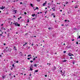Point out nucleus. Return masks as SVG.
Instances as JSON below:
<instances>
[{
    "label": "nucleus",
    "instance_id": "obj_1",
    "mask_svg": "<svg viewBox=\"0 0 80 80\" xmlns=\"http://www.w3.org/2000/svg\"><path fill=\"white\" fill-rule=\"evenodd\" d=\"M60 72H61V75L62 76H64V77H65L66 76V73H65V71L64 70L63 71H62V70H61L60 71Z\"/></svg>",
    "mask_w": 80,
    "mask_h": 80
},
{
    "label": "nucleus",
    "instance_id": "obj_2",
    "mask_svg": "<svg viewBox=\"0 0 80 80\" xmlns=\"http://www.w3.org/2000/svg\"><path fill=\"white\" fill-rule=\"evenodd\" d=\"M13 24L14 25V26L15 27H20V24H18V22H14L13 23Z\"/></svg>",
    "mask_w": 80,
    "mask_h": 80
},
{
    "label": "nucleus",
    "instance_id": "obj_3",
    "mask_svg": "<svg viewBox=\"0 0 80 80\" xmlns=\"http://www.w3.org/2000/svg\"><path fill=\"white\" fill-rule=\"evenodd\" d=\"M68 55L70 56V57H71V56H73V55L71 53H68Z\"/></svg>",
    "mask_w": 80,
    "mask_h": 80
},
{
    "label": "nucleus",
    "instance_id": "obj_4",
    "mask_svg": "<svg viewBox=\"0 0 80 80\" xmlns=\"http://www.w3.org/2000/svg\"><path fill=\"white\" fill-rule=\"evenodd\" d=\"M47 3V1H46L45 2H44V3L42 4V6H45V5H46V4Z\"/></svg>",
    "mask_w": 80,
    "mask_h": 80
},
{
    "label": "nucleus",
    "instance_id": "obj_5",
    "mask_svg": "<svg viewBox=\"0 0 80 80\" xmlns=\"http://www.w3.org/2000/svg\"><path fill=\"white\" fill-rule=\"evenodd\" d=\"M38 10V7H36V8L34 10Z\"/></svg>",
    "mask_w": 80,
    "mask_h": 80
},
{
    "label": "nucleus",
    "instance_id": "obj_6",
    "mask_svg": "<svg viewBox=\"0 0 80 80\" xmlns=\"http://www.w3.org/2000/svg\"><path fill=\"white\" fill-rule=\"evenodd\" d=\"M5 8V7H3V6H2V8H1V10H3L4 9V8Z\"/></svg>",
    "mask_w": 80,
    "mask_h": 80
},
{
    "label": "nucleus",
    "instance_id": "obj_7",
    "mask_svg": "<svg viewBox=\"0 0 80 80\" xmlns=\"http://www.w3.org/2000/svg\"><path fill=\"white\" fill-rule=\"evenodd\" d=\"M13 12H15V13H17V11L16 10H14L13 11Z\"/></svg>",
    "mask_w": 80,
    "mask_h": 80
},
{
    "label": "nucleus",
    "instance_id": "obj_8",
    "mask_svg": "<svg viewBox=\"0 0 80 80\" xmlns=\"http://www.w3.org/2000/svg\"><path fill=\"white\" fill-rule=\"evenodd\" d=\"M13 48L14 50H17V48H16V47H15V46H14Z\"/></svg>",
    "mask_w": 80,
    "mask_h": 80
},
{
    "label": "nucleus",
    "instance_id": "obj_9",
    "mask_svg": "<svg viewBox=\"0 0 80 80\" xmlns=\"http://www.w3.org/2000/svg\"><path fill=\"white\" fill-rule=\"evenodd\" d=\"M55 69H56V67L55 66H54V69H53V70L55 71Z\"/></svg>",
    "mask_w": 80,
    "mask_h": 80
},
{
    "label": "nucleus",
    "instance_id": "obj_10",
    "mask_svg": "<svg viewBox=\"0 0 80 80\" xmlns=\"http://www.w3.org/2000/svg\"><path fill=\"white\" fill-rule=\"evenodd\" d=\"M19 55H20L21 56H22V52H20L19 53Z\"/></svg>",
    "mask_w": 80,
    "mask_h": 80
},
{
    "label": "nucleus",
    "instance_id": "obj_11",
    "mask_svg": "<svg viewBox=\"0 0 80 80\" xmlns=\"http://www.w3.org/2000/svg\"><path fill=\"white\" fill-rule=\"evenodd\" d=\"M52 9L53 10V11H55V8L54 7L53 8H52Z\"/></svg>",
    "mask_w": 80,
    "mask_h": 80
},
{
    "label": "nucleus",
    "instance_id": "obj_12",
    "mask_svg": "<svg viewBox=\"0 0 80 80\" xmlns=\"http://www.w3.org/2000/svg\"><path fill=\"white\" fill-rule=\"evenodd\" d=\"M30 6H31V7H33V4L31 3L30 4Z\"/></svg>",
    "mask_w": 80,
    "mask_h": 80
},
{
    "label": "nucleus",
    "instance_id": "obj_13",
    "mask_svg": "<svg viewBox=\"0 0 80 80\" xmlns=\"http://www.w3.org/2000/svg\"><path fill=\"white\" fill-rule=\"evenodd\" d=\"M30 67V68H33V65L31 64Z\"/></svg>",
    "mask_w": 80,
    "mask_h": 80
},
{
    "label": "nucleus",
    "instance_id": "obj_14",
    "mask_svg": "<svg viewBox=\"0 0 80 80\" xmlns=\"http://www.w3.org/2000/svg\"><path fill=\"white\" fill-rule=\"evenodd\" d=\"M27 42H25V44H24L23 45V46H25V45H27Z\"/></svg>",
    "mask_w": 80,
    "mask_h": 80
},
{
    "label": "nucleus",
    "instance_id": "obj_15",
    "mask_svg": "<svg viewBox=\"0 0 80 80\" xmlns=\"http://www.w3.org/2000/svg\"><path fill=\"white\" fill-rule=\"evenodd\" d=\"M35 14H32V17H35Z\"/></svg>",
    "mask_w": 80,
    "mask_h": 80
},
{
    "label": "nucleus",
    "instance_id": "obj_16",
    "mask_svg": "<svg viewBox=\"0 0 80 80\" xmlns=\"http://www.w3.org/2000/svg\"><path fill=\"white\" fill-rule=\"evenodd\" d=\"M32 70H33V69L32 68H30V70L31 71H32Z\"/></svg>",
    "mask_w": 80,
    "mask_h": 80
},
{
    "label": "nucleus",
    "instance_id": "obj_17",
    "mask_svg": "<svg viewBox=\"0 0 80 80\" xmlns=\"http://www.w3.org/2000/svg\"><path fill=\"white\" fill-rule=\"evenodd\" d=\"M38 72V70H35V72Z\"/></svg>",
    "mask_w": 80,
    "mask_h": 80
},
{
    "label": "nucleus",
    "instance_id": "obj_18",
    "mask_svg": "<svg viewBox=\"0 0 80 80\" xmlns=\"http://www.w3.org/2000/svg\"><path fill=\"white\" fill-rule=\"evenodd\" d=\"M5 76H2V78H3V79H4V78H5Z\"/></svg>",
    "mask_w": 80,
    "mask_h": 80
},
{
    "label": "nucleus",
    "instance_id": "obj_19",
    "mask_svg": "<svg viewBox=\"0 0 80 80\" xmlns=\"http://www.w3.org/2000/svg\"><path fill=\"white\" fill-rule=\"evenodd\" d=\"M31 54H29L28 56V57H30V56H31Z\"/></svg>",
    "mask_w": 80,
    "mask_h": 80
},
{
    "label": "nucleus",
    "instance_id": "obj_20",
    "mask_svg": "<svg viewBox=\"0 0 80 80\" xmlns=\"http://www.w3.org/2000/svg\"><path fill=\"white\" fill-rule=\"evenodd\" d=\"M65 3H66V4H68V2H66Z\"/></svg>",
    "mask_w": 80,
    "mask_h": 80
},
{
    "label": "nucleus",
    "instance_id": "obj_21",
    "mask_svg": "<svg viewBox=\"0 0 80 80\" xmlns=\"http://www.w3.org/2000/svg\"><path fill=\"white\" fill-rule=\"evenodd\" d=\"M12 67H14V64H12Z\"/></svg>",
    "mask_w": 80,
    "mask_h": 80
},
{
    "label": "nucleus",
    "instance_id": "obj_22",
    "mask_svg": "<svg viewBox=\"0 0 80 80\" xmlns=\"http://www.w3.org/2000/svg\"><path fill=\"white\" fill-rule=\"evenodd\" d=\"M66 52H67V51H63L64 53H66Z\"/></svg>",
    "mask_w": 80,
    "mask_h": 80
},
{
    "label": "nucleus",
    "instance_id": "obj_23",
    "mask_svg": "<svg viewBox=\"0 0 80 80\" xmlns=\"http://www.w3.org/2000/svg\"><path fill=\"white\" fill-rule=\"evenodd\" d=\"M78 8V7H77V6H75V8Z\"/></svg>",
    "mask_w": 80,
    "mask_h": 80
},
{
    "label": "nucleus",
    "instance_id": "obj_24",
    "mask_svg": "<svg viewBox=\"0 0 80 80\" xmlns=\"http://www.w3.org/2000/svg\"><path fill=\"white\" fill-rule=\"evenodd\" d=\"M35 59H36V58H33V60H35Z\"/></svg>",
    "mask_w": 80,
    "mask_h": 80
},
{
    "label": "nucleus",
    "instance_id": "obj_25",
    "mask_svg": "<svg viewBox=\"0 0 80 80\" xmlns=\"http://www.w3.org/2000/svg\"><path fill=\"white\" fill-rule=\"evenodd\" d=\"M63 62H67V60H63Z\"/></svg>",
    "mask_w": 80,
    "mask_h": 80
},
{
    "label": "nucleus",
    "instance_id": "obj_26",
    "mask_svg": "<svg viewBox=\"0 0 80 80\" xmlns=\"http://www.w3.org/2000/svg\"><path fill=\"white\" fill-rule=\"evenodd\" d=\"M37 2H39L40 1V0H37Z\"/></svg>",
    "mask_w": 80,
    "mask_h": 80
},
{
    "label": "nucleus",
    "instance_id": "obj_27",
    "mask_svg": "<svg viewBox=\"0 0 80 80\" xmlns=\"http://www.w3.org/2000/svg\"><path fill=\"white\" fill-rule=\"evenodd\" d=\"M34 67H37V64H34Z\"/></svg>",
    "mask_w": 80,
    "mask_h": 80
},
{
    "label": "nucleus",
    "instance_id": "obj_28",
    "mask_svg": "<svg viewBox=\"0 0 80 80\" xmlns=\"http://www.w3.org/2000/svg\"><path fill=\"white\" fill-rule=\"evenodd\" d=\"M24 14H25V15H27V12H24Z\"/></svg>",
    "mask_w": 80,
    "mask_h": 80
},
{
    "label": "nucleus",
    "instance_id": "obj_29",
    "mask_svg": "<svg viewBox=\"0 0 80 80\" xmlns=\"http://www.w3.org/2000/svg\"><path fill=\"white\" fill-rule=\"evenodd\" d=\"M28 79L29 80H30V77L28 78Z\"/></svg>",
    "mask_w": 80,
    "mask_h": 80
},
{
    "label": "nucleus",
    "instance_id": "obj_30",
    "mask_svg": "<svg viewBox=\"0 0 80 80\" xmlns=\"http://www.w3.org/2000/svg\"><path fill=\"white\" fill-rule=\"evenodd\" d=\"M70 58L71 59H73V58H72V57H71V58Z\"/></svg>",
    "mask_w": 80,
    "mask_h": 80
},
{
    "label": "nucleus",
    "instance_id": "obj_31",
    "mask_svg": "<svg viewBox=\"0 0 80 80\" xmlns=\"http://www.w3.org/2000/svg\"><path fill=\"white\" fill-rule=\"evenodd\" d=\"M16 63H18V61H17L16 62Z\"/></svg>",
    "mask_w": 80,
    "mask_h": 80
},
{
    "label": "nucleus",
    "instance_id": "obj_32",
    "mask_svg": "<svg viewBox=\"0 0 80 80\" xmlns=\"http://www.w3.org/2000/svg\"><path fill=\"white\" fill-rule=\"evenodd\" d=\"M45 77H47V75H45Z\"/></svg>",
    "mask_w": 80,
    "mask_h": 80
},
{
    "label": "nucleus",
    "instance_id": "obj_33",
    "mask_svg": "<svg viewBox=\"0 0 80 80\" xmlns=\"http://www.w3.org/2000/svg\"><path fill=\"white\" fill-rule=\"evenodd\" d=\"M54 15V13H52L51 14L52 15Z\"/></svg>",
    "mask_w": 80,
    "mask_h": 80
},
{
    "label": "nucleus",
    "instance_id": "obj_34",
    "mask_svg": "<svg viewBox=\"0 0 80 80\" xmlns=\"http://www.w3.org/2000/svg\"><path fill=\"white\" fill-rule=\"evenodd\" d=\"M77 29L76 28H74V30H76Z\"/></svg>",
    "mask_w": 80,
    "mask_h": 80
},
{
    "label": "nucleus",
    "instance_id": "obj_35",
    "mask_svg": "<svg viewBox=\"0 0 80 80\" xmlns=\"http://www.w3.org/2000/svg\"><path fill=\"white\" fill-rule=\"evenodd\" d=\"M51 29V28H48V29H49V30H50Z\"/></svg>",
    "mask_w": 80,
    "mask_h": 80
},
{
    "label": "nucleus",
    "instance_id": "obj_36",
    "mask_svg": "<svg viewBox=\"0 0 80 80\" xmlns=\"http://www.w3.org/2000/svg\"><path fill=\"white\" fill-rule=\"evenodd\" d=\"M76 43V44H78V42H77Z\"/></svg>",
    "mask_w": 80,
    "mask_h": 80
},
{
    "label": "nucleus",
    "instance_id": "obj_37",
    "mask_svg": "<svg viewBox=\"0 0 80 80\" xmlns=\"http://www.w3.org/2000/svg\"><path fill=\"white\" fill-rule=\"evenodd\" d=\"M30 62H31V63H32V62H33V61H30Z\"/></svg>",
    "mask_w": 80,
    "mask_h": 80
},
{
    "label": "nucleus",
    "instance_id": "obj_38",
    "mask_svg": "<svg viewBox=\"0 0 80 80\" xmlns=\"http://www.w3.org/2000/svg\"><path fill=\"white\" fill-rule=\"evenodd\" d=\"M11 70H13V68H11Z\"/></svg>",
    "mask_w": 80,
    "mask_h": 80
},
{
    "label": "nucleus",
    "instance_id": "obj_39",
    "mask_svg": "<svg viewBox=\"0 0 80 80\" xmlns=\"http://www.w3.org/2000/svg\"><path fill=\"white\" fill-rule=\"evenodd\" d=\"M71 48V46H70L68 47L69 48Z\"/></svg>",
    "mask_w": 80,
    "mask_h": 80
},
{
    "label": "nucleus",
    "instance_id": "obj_40",
    "mask_svg": "<svg viewBox=\"0 0 80 80\" xmlns=\"http://www.w3.org/2000/svg\"><path fill=\"white\" fill-rule=\"evenodd\" d=\"M28 59L30 60V58H28Z\"/></svg>",
    "mask_w": 80,
    "mask_h": 80
},
{
    "label": "nucleus",
    "instance_id": "obj_41",
    "mask_svg": "<svg viewBox=\"0 0 80 80\" xmlns=\"http://www.w3.org/2000/svg\"><path fill=\"white\" fill-rule=\"evenodd\" d=\"M1 36H2V34H0V37Z\"/></svg>",
    "mask_w": 80,
    "mask_h": 80
},
{
    "label": "nucleus",
    "instance_id": "obj_42",
    "mask_svg": "<svg viewBox=\"0 0 80 80\" xmlns=\"http://www.w3.org/2000/svg\"><path fill=\"white\" fill-rule=\"evenodd\" d=\"M57 4H59V5H60V3H57Z\"/></svg>",
    "mask_w": 80,
    "mask_h": 80
},
{
    "label": "nucleus",
    "instance_id": "obj_43",
    "mask_svg": "<svg viewBox=\"0 0 80 80\" xmlns=\"http://www.w3.org/2000/svg\"><path fill=\"white\" fill-rule=\"evenodd\" d=\"M47 11H46L45 13H47Z\"/></svg>",
    "mask_w": 80,
    "mask_h": 80
},
{
    "label": "nucleus",
    "instance_id": "obj_44",
    "mask_svg": "<svg viewBox=\"0 0 80 80\" xmlns=\"http://www.w3.org/2000/svg\"><path fill=\"white\" fill-rule=\"evenodd\" d=\"M11 25H12V23H13V22H11Z\"/></svg>",
    "mask_w": 80,
    "mask_h": 80
},
{
    "label": "nucleus",
    "instance_id": "obj_45",
    "mask_svg": "<svg viewBox=\"0 0 80 80\" xmlns=\"http://www.w3.org/2000/svg\"><path fill=\"white\" fill-rule=\"evenodd\" d=\"M35 18H33L32 20H35Z\"/></svg>",
    "mask_w": 80,
    "mask_h": 80
},
{
    "label": "nucleus",
    "instance_id": "obj_46",
    "mask_svg": "<svg viewBox=\"0 0 80 80\" xmlns=\"http://www.w3.org/2000/svg\"><path fill=\"white\" fill-rule=\"evenodd\" d=\"M4 45H6V44H5V43H4L3 44Z\"/></svg>",
    "mask_w": 80,
    "mask_h": 80
},
{
    "label": "nucleus",
    "instance_id": "obj_47",
    "mask_svg": "<svg viewBox=\"0 0 80 80\" xmlns=\"http://www.w3.org/2000/svg\"><path fill=\"white\" fill-rule=\"evenodd\" d=\"M53 17L54 18H55V16L54 15Z\"/></svg>",
    "mask_w": 80,
    "mask_h": 80
},
{
    "label": "nucleus",
    "instance_id": "obj_48",
    "mask_svg": "<svg viewBox=\"0 0 80 80\" xmlns=\"http://www.w3.org/2000/svg\"><path fill=\"white\" fill-rule=\"evenodd\" d=\"M19 18H22V17H20Z\"/></svg>",
    "mask_w": 80,
    "mask_h": 80
},
{
    "label": "nucleus",
    "instance_id": "obj_49",
    "mask_svg": "<svg viewBox=\"0 0 80 80\" xmlns=\"http://www.w3.org/2000/svg\"><path fill=\"white\" fill-rule=\"evenodd\" d=\"M64 21H65V22H67V20H65Z\"/></svg>",
    "mask_w": 80,
    "mask_h": 80
},
{
    "label": "nucleus",
    "instance_id": "obj_50",
    "mask_svg": "<svg viewBox=\"0 0 80 80\" xmlns=\"http://www.w3.org/2000/svg\"><path fill=\"white\" fill-rule=\"evenodd\" d=\"M0 57H2V55H0Z\"/></svg>",
    "mask_w": 80,
    "mask_h": 80
},
{
    "label": "nucleus",
    "instance_id": "obj_51",
    "mask_svg": "<svg viewBox=\"0 0 80 80\" xmlns=\"http://www.w3.org/2000/svg\"><path fill=\"white\" fill-rule=\"evenodd\" d=\"M20 4H22V2H20Z\"/></svg>",
    "mask_w": 80,
    "mask_h": 80
},
{
    "label": "nucleus",
    "instance_id": "obj_52",
    "mask_svg": "<svg viewBox=\"0 0 80 80\" xmlns=\"http://www.w3.org/2000/svg\"><path fill=\"white\" fill-rule=\"evenodd\" d=\"M78 38H80V36H79Z\"/></svg>",
    "mask_w": 80,
    "mask_h": 80
},
{
    "label": "nucleus",
    "instance_id": "obj_53",
    "mask_svg": "<svg viewBox=\"0 0 80 80\" xmlns=\"http://www.w3.org/2000/svg\"><path fill=\"white\" fill-rule=\"evenodd\" d=\"M18 19L19 20H20V18H18Z\"/></svg>",
    "mask_w": 80,
    "mask_h": 80
},
{
    "label": "nucleus",
    "instance_id": "obj_54",
    "mask_svg": "<svg viewBox=\"0 0 80 80\" xmlns=\"http://www.w3.org/2000/svg\"><path fill=\"white\" fill-rule=\"evenodd\" d=\"M0 32H2V30H1L0 31Z\"/></svg>",
    "mask_w": 80,
    "mask_h": 80
},
{
    "label": "nucleus",
    "instance_id": "obj_55",
    "mask_svg": "<svg viewBox=\"0 0 80 80\" xmlns=\"http://www.w3.org/2000/svg\"><path fill=\"white\" fill-rule=\"evenodd\" d=\"M5 28H3V29H2V30H5Z\"/></svg>",
    "mask_w": 80,
    "mask_h": 80
},
{
    "label": "nucleus",
    "instance_id": "obj_56",
    "mask_svg": "<svg viewBox=\"0 0 80 80\" xmlns=\"http://www.w3.org/2000/svg\"><path fill=\"white\" fill-rule=\"evenodd\" d=\"M63 25H64L63 24H62L61 26H63Z\"/></svg>",
    "mask_w": 80,
    "mask_h": 80
},
{
    "label": "nucleus",
    "instance_id": "obj_57",
    "mask_svg": "<svg viewBox=\"0 0 80 80\" xmlns=\"http://www.w3.org/2000/svg\"><path fill=\"white\" fill-rule=\"evenodd\" d=\"M32 46H33V44H32Z\"/></svg>",
    "mask_w": 80,
    "mask_h": 80
},
{
    "label": "nucleus",
    "instance_id": "obj_58",
    "mask_svg": "<svg viewBox=\"0 0 80 80\" xmlns=\"http://www.w3.org/2000/svg\"><path fill=\"white\" fill-rule=\"evenodd\" d=\"M36 45H37V46H38V44H36Z\"/></svg>",
    "mask_w": 80,
    "mask_h": 80
},
{
    "label": "nucleus",
    "instance_id": "obj_59",
    "mask_svg": "<svg viewBox=\"0 0 80 80\" xmlns=\"http://www.w3.org/2000/svg\"><path fill=\"white\" fill-rule=\"evenodd\" d=\"M60 11V12H62V10H61Z\"/></svg>",
    "mask_w": 80,
    "mask_h": 80
},
{
    "label": "nucleus",
    "instance_id": "obj_60",
    "mask_svg": "<svg viewBox=\"0 0 80 80\" xmlns=\"http://www.w3.org/2000/svg\"><path fill=\"white\" fill-rule=\"evenodd\" d=\"M40 13V12H38V14H39Z\"/></svg>",
    "mask_w": 80,
    "mask_h": 80
},
{
    "label": "nucleus",
    "instance_id": "obj_61",
    "mask_svg": "<svg viewBox=\"0 0 80 80\" xmlns=\"http://www.w3.org/2000/svg\"><path fill=\"white\" fill-rule=\"evenodd\" d=\"M13 17H15V16L14 15V16H13Z\"/></svg>",
    "mask_w": 80,
    "mask_h": 80
},
{
    "label": "nucleus",
    "instance_id": "obj_62",
    "mask_svg": "<svg viewBox=\"0 0 80 80\" xmlns=\"http://www.w3.org/2000/svg\"><path fill=\"white\" fill-rule=\"evenodd\" d=\"M34 37H35V38L36 37V36H34Z\"/></svg>",
    "mask_w": 80,
    "mask_h": 80
},
{
    "label": "nucleus",
    "instance_id": "obj_63",
    "mask_svg": "<svg viewBox=\"0 0 80 80\" xmlns=\"http://www.w3.org/2000/svg\"><path fill=\"white\" fill-rule=\"evenodd\" d=\"M72 41H74V39H72Z\"/></svg>",
    "mask_w": 80,
    "mask_h": 80
},
{
    "label": "nucleus",
    "instance_id": "obj_64",
    "mask_svg": "<svg viewBox=\"0 0 80 80\" xmlns=\"http://www.w3.org/2000/svg\"><path fill=\"white\" fill-rule=\"evenodd\" d=\"M48 80H51V79H48Z\"/></svg>",
    "mask_w": 80,
    "mask_h": 80
}]
</instances>
